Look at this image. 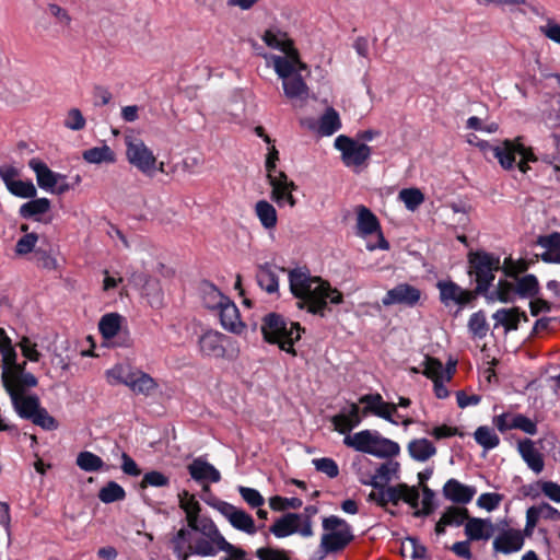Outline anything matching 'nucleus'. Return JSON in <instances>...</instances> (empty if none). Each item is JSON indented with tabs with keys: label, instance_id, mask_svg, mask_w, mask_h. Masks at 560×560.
Instances as JSON below:
<instances>
[{
	"label": "nucleus",
	"instance_id": "obj_1",
	"mask_svg": "<svg viewBox=\"0 0 560 560\" xmlns=\"http://www.w3.org/2000/svg\"><path fill=\"white\" fill-rule=\"evenodd\" d=\"M179 508L186 514L187 528H180L171 539L173 553L178 560L190 556L212 552L211 544L223 536L214 522L200 516L201 505L187 490L178 493Z\"/></svg>",
	"mask_w": 560,
	"mask_h": 560
},
{
	"label": "nucleus",
	"instance_id": "obj_2",
	"mask_svg": "<svg viewBox=\"0 0 560 560\" xmlns=\"http://www.w3.org/2000/svg\"><path fill=\"white\" fill-rule=\"evenodd\" d=\"M288 272L289 287L292 295L298 300L296 307L306 310L313 315L324 316L328 308V301L331 304H341L343 302L342 293L330 285L327 280L317 276H312L307 267H296L293 269H280Z\"/></svg>",
	"mask_w": 560,
	"mask_h": 560
},
{
	"label": "nucleus",
	"instance_id": "obj_3",
	"mask_svg": "<svg viewBox=\"0 0 560 560\" xmlns=\"http://www.w3.org/2000/svg\"><path fill=\"white\" fill-rule=\"evenodd\" d=\"M305 328L278 313H269L262 318L261 332L266 342L277 345L282 351L295 357L294 343L301 339Z\"/></svg>",
	"mask_w": 560,
	"mask_h": 560
},
{
	"label": "nucleus",
	"instance_id": "obj_4",
	"mask_svg": "<svg viewBox=\"0 0 560 560\" xmlns=\"http://www.w3.org/2000/svg\"><path fill=\"white\" fill-rule=\"evenodd\" d=\"M481 149L490 148L495 159L504 170H514L516 166L522 173H527L529 170L528 162H536L533 148L526 147L523 143L522 137H516L513 140L506 139L499 145H490L487 141L477 143Z\"/></svg>",
	"mask_w": 560,
	"mask_h": 560
},
{
	"label": "nucleus",
	"instance_id": "obj_5",
	"mask_svg": "<svg viewBox=\"0 0 560 560\" xmlns=\"http://www.w3.org/2000/svg\"><path fill=\"white\" fill-rule=\"evenodd\" d=\"M110 385L124 384L135 395H151L156 388V381L148 373L131 365L116 364L106 372Z\"/></svg>",
	"mask_w": 560,
	"mask_h": 560
},
{
	"label": "nucleus",
	"instance_id": "obj_6",
	"mask_svg": "<svg viewBox=\"0 0 560 560\" xmlns=\"http://www.w3.org/2000/svg\"><path fill=\"white\" fill-rule=\"evenodd\" d=\"M343 443L358 452L382 458L396 456L400 451L396 442L381 436L377 432H371L370 430L346 435Z\"/></svg>",
	"mask_w": 560,
	"mask_h": 560
},
{
	"label": "nucleus",
	"instance_id": "obj_7",
	"mask_svg": "<svg viewBox=\"0 0 560 560\" xmlns=\"http://www.w3.org/2000/svg\"><path fill=\"white\" fill-rule=\"evenodd\" d=\"M468 264V273L475 278L476 293L487 294L494 280V272L501 269L500 257L485 250L470 252Z\"/></svg>",
	"mask_w": 560,
	"mask_h": 560
},
{
	"label": "nucleus",
	"instance_id": "obj_8",
	"mask_svg": "<svg viewBox=\"0 0 560 560\" xmlns=\"http://www.w3.org/2000/svg\"><path fill=\"white\" fill-rule=\"evenodd\" d=\"M323 528L327 533L322 536L320 547L326 553L343 550L354 538L350 525L335 515L323 520Z\"/></svg>",
	"mask_w": 560,
	"mask_h": 560
},
{
	"label": "nucleus",
	"instance_id": "obj_9",
	"mask_svg": "<svg viewBox=\"0 0 560 560\" xmlns=\"http://www.w3.org/2000/svg\"><path fill=\"white\" fill-rule=\"evenodd\" d=\"M126 156L128 162L141 173L152 176L156 170V158L141 139L133 136L125 137Z\"/></svg>",
	"mask_w": 560,
	"mask_h": 560
},
{
	"label": "nucleus",
	"instance_id": "obj_10",
	"mask_svg": "<svg viewBox=\"0 0 560 560\" xmlns=\"http://www.w3.org/2000/svg\"><path fill=\"white\" fill-rule=\"evenodd\" d=\"M335 147L341 151L342 161L347 166H361L371 155L369 145L359 143L343 135L336 138Z\"/></svg>",
	"mask_w": 560,
	"mask_h": 560
},
{
	"label": "nucleus",
	"instance_id": "obj_11",
	"mask_svg": "<svg viewBox=\"0 0 560 560\" xmlns=\"http://www.w3.org/2000/svg\"><path fill=\"white\" fill-rule=\"evenodd\" d=\"M436 287L440 291V301L445 306L455 304L463 308L471 304L479 295L475 289L465 290L452 280L439 281Z\"/></svg>",
	"mask_w": 560,
	"mask_h": 560
},
{
	"label": "nucleus",
	"instance_id": "obj_12",
	"mask_svg": "<svg viewBox=\"0 0 560 560\" xmlns=\"http://www.w3.org/2000/svg\"><path fill=\"white\" fill-rule=\"evenodd\" d=\"M213 508H215L224 517H226L234 528L249 535H254L257 532L254 518L245 511L225 501L215 502Z\"/></svg>",
	"mask_w": 560,
	"mask_h": 560
},
{
	"label": "nucleus",
	"instance_id": "obj_13",
	"mask_svg": "<svg viewBox=\"0 0 560 560\" xmlns=\"http://www.w3.org/2000/svg\"><path fill=\"white\" fill-rule=\"evenodd\" d=\"M357 233L360 236H368L377 233V247L387 250L389 243L385 240L377 217L365 206H358L357 209Z\"/></svg>",
	"mask_w": 560,
	"mask_h": 560
},
{
	"label": "nucleus",
	"instance_id": "obj_14",
	"mask_svg": "<svg viewBox=\"0 0 560 560\" xmlns=\"http://www.w3.org/2000/svg\"><path fill=\"white\" fill-rule=\"evenodd\" d=\"M524 534L520 529L506 528L493 539V551L502 555H511L520 551L524 546Z\"/></svg>",
	"mask_w": 560,
	"mask_h": 560
},
{
	"label": "nucleus",
	"instance_id": "obj_15",
	"mask_svg": "<svg viewBox=\"0 0 560 560\" xmlns=\"http://www.w3.org/2000/svg\"><path fill=\"white\" fill-rule=\"evenodd\" d=\"M421 298V291L408 283H400L387 291L382 302L385 306L393 304L416 305Z\"/></svg>",
	"mask_w": 560,
	"mask_h": 560
},
{
	"label": "nucleus",
	"instance_id": "obj_16",
	"mask_svg": "<svg viewBox=\"0 0 560 560\" xmlns=\"http://www.w3.org/2000/svg\"><path fill=\"white\" fill-rule=\"evenodd\" d=\"M494 525L490 518L471 517L465 523V535L470 541L488 540L494 534Z\"/></svg>",
	"mask_w": 560,
	"mask_h": 560
},
{
	"label": "nucleus",
	"instance_id": "obj_17",
	"mask_svg": "<svg viewBox=\"0 0 560 560\" xmlns=\"http://www.w3.org/2000/svg\"><path fill=\"white\" fill-rule=\"evenodd\" d=\"M476 493V489L460 483L457 479H448L443 487V495L446 500L456 504L469 503Z\"/></svg>",
	"mask_w": 560,
	"mask_h": 560
},
{
	"label": "nucleus",
	"instance_id": "obj_18",
	"mask_svg": "<svg viewBox=\"0 0 560 560\" xmlns=\"http://www.w3.org/2000/svg\"><path fill=\"white\" fill-rule=\"evenodd\" d=\"M517 451L529 469L540 474L545 468L544 455L535 447L534 441L524 439L518 441Z\"/></svg>",
	"mask_w": 560,
	"mask_h": 560
},
{
	"label": "nucleus",
	"instance_id": "obj_19",
	"mask_svg": "<svg viewBox=\"0 0 560 560\" xmlns=\"http://www.w3.org/2000/svg\"><path fill=\"white\" fill-rule=\"evenodd\" d=\"M220 323L224 329L242 334L245 329V324L241 320L237 306L230 300L225 301L219 307Z\"/></svg>",
	"mask_w": 560,
	"mask_h": 560
},
{
	"label": "nucleus",
	"instance_id": "obj_20",
	"mask_svg": "<svg viewBox=\"0 0 560 560\" xmlns=\"http://www.w3.org/2000/svg\"><path fill=\"white\" fill-rule=\"evenodd\" d=\"M190 477L198 482H219L221 480L220 471L210 463L201 457L195 458L188 466Z\"/></svg>",
	"mask_w": 560,
	"mask_h": 560
},
{
	"label": "nucleus",
	"instance_id": "obj_21",
	"mask_svg": "<svg viewBox=\"0 0 560 560\" xmlns=\"http://www.w3.org/2000/svg\"><path fill=\"white\" fill-rule=\"evenodd\" d=\"M28 166L35 172L37 184L43 189L50 190L58 184L59 180L65 179V175L52 172L39 159H31Z\"/></svg>",
	"mask_w": 560,
	"mask_h": 560
},
{
	"label": "nucleus",
	"instance_id": "obj_22",
	"mask_svg": "<svg viewBox=\"0 0 560 560\" xmlns=\"http://www.w3.org/2000/svg\"><path fill=\"white\" fill-rule=\"evenodd\" d=\"M222 338L223 335L217 331L205 332L198 341L201 353L207 357H222L225 352Z\"/></svg>",
	"mask_w": 560,
	"mask_h": 560
},
{
	"label": "nucleus",
	"instance_id": "obj_23",
	"mask_svg": "<svg viewBox=\"0 0 560 560\" xmlns=\"http://www.w3.org/2000/svg\"><path fill=\"white\" fill-rule=\"evenodd\" d=\"M492 317L497 322L495 326L502 325L505 331L516 330L521 318L524 322L528 320L526 313L521 312L518 307L498 310Z\"/></svg>",
	"mask_w": 560,
	"mask_h": 560
},
{
	"label": "nucleus",
	"instance_id": "obj_24",
	"mask_svg": "<svg viewBox=\"0 0 560 560\" xmlns=\"http://www.w3.org/2000/svg\"><path fill=\"white\" fill-rule=\"evenodd\" d=\"M256 280L258 285L269 294L277 293L279 290V277L275 267L269 262L257 267Z\"/></svg>",
	"mask_w": 560,
	"mask_h": 560
},
{
	"label": "nucleus",
	"instance_id": "obj_25",
	"mask_svg": "<svg viewBox=\"0 0 560 560\" xmlns=\"http://www.w3.org/2000/svg\"><path fill=\"white\" fill-rule=\"evenodd\" d=\"M12 404L21 418L31 420L37 410L40 408L39 399L37 396H24V394L10 395Z\"/></svg>",
	"mask_w": 560,
	"mask_h": 560
},
{
	"label": "nucleus",
	"instance_id": "obj_26",
	"mask_svg": "<svg viewBox=\"0 0 560 560\" xmlns=\"http://www.w3.org/2000/svg\"><path fill=\"white\" fill-rule=\"evenodd\" d=\"M284 95L290 100L304 101L308 96V86L302 78L301 73L282 80Z\"/></svg>",
	"mask_w": 560,
	"mask_h": 560
},
{
	"label": "nucleus",
	"instance_id": "obj_27",
	"mask_svg": "<svg viewBox=\"0 0 560 560\" xmlns=\"http://www.w3.org/2000/svg\"><path fill=\"white\" fill-rule=\"evenodd\" d=\"M285 56H272V65L276 73L282 80L295 74L293 62L298 61V49L284 52Z\"/></svg>",
	"mask_w": 560,
	"mask_h": 560
},
{
	"label": "nucleus",
	"instance_id": "obj_28",
	"mask_svg": "<svg viewBox=\"0 0 560 560\" xmlns=\"http://www.w3.org/2000/svg\"><path fill=\"white\" fill-rule=\"evenodd\" d=\"M254 211L266 230H273L278 224L277 210L269 201L261 199L255 203Z\"/></svg>",
	"mask_w": 560,
	"mask_h": 560
},
{
	"label": "nucleus",
	"instance_id": "obj_29",
	"mask_svg": "<svg viewBox=\"0 0 560 560\" xmlns=\"http://www.w3.org/2000/svg\"><path fill=\"white\" fill-rule=\"evenodd\" d=\"M300 517L301 516L299 514L288 513L278 518L269 530L278 538L290 536L298 532Z\"/></svg>",
	"mask_w": 560,
	"mask_h": 560
},
{
	"label": "nucleus",
	"instance_id": "obj_30",
	"mask_svg": "<svg viewBox=\"0 0 560 560\" xmlns=\"http://www.w3.org/2000/svg\"><path fill=\"white\" fill-rule=\"evenodd\" d=\"M51 203L47 198H37L23 203L20 207L19 213L24 219H34L40 221L39 215L50 210Z\"/></svg>",
	"mask_w": 560,
	"mask_h": 560
},
{
	"label": "nucleus",
	"instance_id": "obj_31",
	"mask_svg": "<svg viewBox=\"0 0 560 560\" xmlns=\"http://www.w3.org/2000/svg\"><path fill=\"white\" fill-rule=\"evenodd\" d=\"M262 40L268 47L279 49L283 54L294 49V42L288 37V34L281 31L267 30L262 35Z\"/></svg>",
	"mask_w": 560,
	"mask_h": 560
},
{
	"label": "nucleus",
	"instance_id": "obj_32",
	"mask_svg": "<svg viewBox=\"0 0 560 560\" xmlns=\"http://www.w3.org/2000/svg\"><path fill=\"white\" fill-rule=\"evenodd\" d=\"M410 456L419 462H425L436 453V448L428 439L412 440L408 445Z\"/></svg>",
	"mask_w": 560,
	"mask_h": 560
},
{
	"label": "nucleus",
	"instance_id": "obj_33",
	"mask_svg": "<svg viewBox=\"0 0 560 560\" xmlns=\"http://www.w3.org/2000/svg\"><path fill=\"white\" fill-rule=\"evenodd\" d=\"M84 161L91 164H101V163H115L116 154L115 152L106 144L102 147H94L83 151L82 154Z\"/></svg>",
	"mask_w": 560,
	"mask_h": 560
},
{
	"label": "nucleus",
	"instance_id": "obj_34",
	"mask_svg": "<svg viewBox=\"0 0 560 560\" xmlns=\"http://www.w3.org/2000/svg\"><path fill=\"white\" fill-rule=\"evenodd\" d=\"M298 188H291L289 185H281L280 183H272L270 199L279 207L289 205L291 208L296 206L298 200L293 196V191Z\"/></svg>",
	"mask_w": 560,
	"mask_h": 560
},
{
	"label": "nucleus",
	"instance_id": "obj_35",
	"mask_svg": "<svg viewBox=\"0 0 560 560\" xmlns=\"http://www.w3.org/2000/svg\"><path fill=\"white\" fill-rule=\"evenodd\" d=\"M341 128L339 114L332 107L325 110L319 119L318 132L322 136H331Z\"/></svg>",
	"mask_w": 560,
	"mask_h": 560
},
{
	"label": "nucleus",
	"instance_id": "obj_36",
	"mask_svg": "<svg viewBox=\"0 0 560 560\" xmlns=\"http://www.w3.org/2000/svg\"><path fill=\"white\" fill-rule=\"evenodd\" d=\"M398 463H383L376 469L370 481H363V483L371 485L373 488H382L387 485L392 475L397 471Z\"/></svg>",
	"mask_w": 560,
	"mask_h": 560
},
{
	"label": "nucleus",
	"instance_id": "obj_37",
	"mask_svg": "<svg viewBox=\"0 0 560 560\" xmlns=\"http://www.w3.org/2000/svg\"><path fill=\"white\" fill-rule=\"evenodd\" d=\"M75 464L80 469L86 472L98 471L105 467L103 459L89 451L80 452L77 456Z\"/></svg>",
	"mask_w": 560,
	"mask_h": 560
},
{
	"label": "nucleus",
	"instance_id": "obj_38",
	"mask_svg": "<svg viewBox=\"0 0 560 560\" xmlns=\"http://www.w3.org/2000/svg\"><path fill=\"white\" fill-rule=\"evenodd\" d=\"M516 292L521 298H535L539 293V283L534 275L516 278Z\"/></svg>",
	"mask_w": 560,
	"mask_h": 560
},
{
	"label": "nucleus",
	"instance_id": "obj_39",
	"mask_svg": "<svg viewBox=\"0 0 560 560\" xmlns=\"http://www.w3.org/2000/svg\"><path fill=\"white\" fill-rule=\"evenodd\" d=\"M121 316L117 313H109L104 315L100 323L98 329L105 339L115 337L120 329Z\"/></svg>",
	"mask_w": 560,
	"mask_h": 560
},
{
	"label": "nucleus",
	"instance_id": "obj_40",
	"mask_svg": "<svg viewBox=\"0 0 560 560\" xmlns=\"http://www.w3.org/2000/svg\"><path fill=\"white\" fill-rule=\"evenodd\" d=\"M516 295V285L514 283L509 282L506 280H499L497 290L494 292H491V294L488 295L487 298L490 301L497 299L502 303H509L513 302Z\"/></svg>",
	"mask_w": 560,
	"mask_h": 560
},
{
	"label": "nucleus",
	"instance_id": "obj_41",
	"mask_svg": "<svg viewBox=\"0 0 560 560\" xmlns=\"http://www.w3.org/2000/svg\"><path fill=\"white\" fill-rule=\"evenodd\" d=\"M98 499L103 503H113L126 498V491L116 481H108L100 491Z\"/></svg>",
	"mask_w": 560,
	"mask_h": 560
},
{
	"label": "nucleus",
	"instance_id": "obj_42",
	"mask_svg": "<svg viewBox=\"0 0 560 560\" xmlns=\"http://www.w3.org/2000/svg\"><path fill=\"white\" fill-rule=\"evenodd\" d=\"M476 442L486 450H492L500 443V439L493 429L481 425L474 433Z\"/></svg>",
	"mask_w": 560,
	"mask_h": 560
},
{
	"label": "nucleus",
	"instance_id": "obj_43",
	"mask_svg": "<svg viewBox=\"0 0 560 560\" xmlns=\"http://www.w3.org/2000/svg\"><path fill=\"white\" fill-rule=\"evenodd\" d=\"M441 517L448 526H460L469 518V511L463 506L451 505Z\"/></svg>",
	"mask_w": 560,
	"mask_h": 560
},
{
	"label": "nucleus",
	"instance_id": "obj_44",
	"mask_svg": "<svg viewBox=\"0 0 560 560\" xmlns=\"http://www.w3.org/2000/svg\"><path fill=\"white\" fill-rule=\"evenodd\" d=\"M203 302L205 305L208 308H218L223 304L225 301H228V296L223 295L220 290L213 285L212 283H205L203 284Z\"/></svg>",
	"mask_w": 560,
	"mask_h": 560
},
{
	"label": "nucleus",
	"instance_id": "obj_45",
	"mask_svg": "<svg viewBox=\"0 0 560 560\" xmlns=\"http://www.w3.org/2000/svg\"><path fill=\"white\" fill-rule=\"evenodd\" d=\"M398 198L410 211L417 210L424 201V195L418 188H404L399 191Z\"/></svg>",
	"mask_w": 560,
	"mask_h": 560
},
{
	"label": "nucleus",
	"instance_id": "obj_46",
	"mask_svg": "<svg viewBox=\"0 0 560 560\" xmlns=\"http://www.w3.org/2000/svg\"><path fill=\"white\" fill-rule=\"evenodd\" d=\"M468 329L477 338H485L489 330L486 313L480 310L474 313L468 320Z\"/></svg>",
	"mask_w": 560,
	"mask_h": 560
},
{
	"label": "nucleus",
	"instance_id": "obj_47",
	"mask_svg": "<svg viewBox=\"0 0 560 560\" xmlns=\"http://www.w3.org/2000/svg\"><path fill=\"white\" fill-rule=\"evenodd\" d=\"M37 378L32 373H24L19 375L16 380H12L10 387H4L9 395L24 394L26 388L35 387L37 385Z\"/></svg>",
	"mask_w": 560,
	"mask_h": 560
},
{
	"label": "nucleus",
	"instance_id": "obj_48",
	"mask_svg": "<svg viewBox=\"0 0 560 560\" xmlns=\"http://www.w3.org/2000/svg\"><path fill=\"white\" fill-rule=\"evenodd\" d=\"M8 190L12 195L21 198H35L37 194L34 184L30 180H15L13 183H10V185H8Z\"/></svg>",
	"mask_w": 560,
	"mask_h": 560
},
{
	"label": "nucleus",
	"instance_id": "obj_49",
	"mask_svg": "<svg viewBox=\"0 0 560 560\" xmlns=\"http://www.w3.org/2000/svg\"><path fill=\"white\" fill-rule=\"evenodd\" d=\"M170 486V478L164 475L161 471L152 470L149 472H145L141 482L140 488L145 489L148 487H168Z\"/></svg>",
	"mask_w": 560,
	"mask_h": 560
},
{
	"label": "nucleus",
	"instance_id": "obj_50",
	"mask_svg": "<svg viewBox=\"0 0 560 560\" xmlns=\"http://www.w3.org/2000/svg\"><path fill=\"white\" fill-rule=\"evenodd\" d=\"M34 259L36 265L39 268L46 269V270H57L58 269V261L55 257L51 256L49 250H46L44 248H36L34 252Z\"/></svg>",
	"mask_w": 560,
	"mask_h": 560
},
{
	"label": "nucleus",
	"instance_id": "obj_51",
	"mask_svg": "<svg viewBox=\"0 0 560 560\" xmlns=\"http://www.w3.org/2000/svg\"><path fill=\"white\" fill-rule=\"evenodd\" d=\"M510 427H513V429H518L530 435L537 433L536 422L521 413L511 417Z\"/></svg>",
	"mask_w": 560,
	"mask_h": 560
},
{
	"label": "nucleus",
	"instance_id": "obj_52",
	"mask_svg": "<svg viewBox=\"0 0 560 560\" xmlns=\"http://www.w3.org/2000/svg\"><path fill=\"white\" fill-rule=\"evenodd\" d=\"M422 493H423V498L421 501L422 508L416 509V511L412 513V515L415 517L428 516V515L432 514L434 511V504H433L434 492L428 486H423Z\"/></svg>",
	"mask_w": 560,
	"mask_h": 560
},
{
	"label": "nucleus",
	"instance_id": "obj_53",
	"mask_svg": "<svg viewBox=\"0 0 560 560\" xmlns=\"http://www.w3.org/2000/svg\"><path fill=\"white\" fill-rule=\"evenodd\" d=\"M444 368L442 362L433 357H425L423 374L432 381L443 378Z\"/></svg>",
	"mask_w": 560,
	"mask_h": 560
},
{
	"label": "nucleus",
	"instance_id": "obj_54",
	"mask_svg": "<svg viewBox=\"0 0 560 560\" xmlns=\"http://www.w3.org/2000/svg\"><path fill=\"white\" fill-rule=\"evenodd\" d=\"M238 493L242 499L253 509L260 508L265 504V499L260 492L254 488L244 486L238 487Z\"/></svg>",
	"mask_w": 560,
	"mask_h": 560
},
{
	"label": "nucleus",
	"instance_id": "obj_55",
	"mask_svg": "<svg viewBox=\"0 0 560 560\" xmlns=\"http://www.w3.org/2000/svg\"><path fill=\"white\" fill-rule=\"evenodd\" d=\"M303 502L299 498H282L279 495L269 499V505L273 511H283L285 509H300Z\"/></svg>",
	"mask_w": 560,
	"mask_h": 560
},
{
	"label": "nucleus",
	"instance_id": "obj_56",
	"mask_svg": "<svg viewBox=\"0 0 560 560\" xmlns=\"http://www.w3.org/2000/svg\"><path fill=\"white\" fill-rule=\"evenodd\" d=\"M0 352L2 354V361L4 368L10 366L16 362V352L11 345V340L3 331V335L0 337Z\"/></svg>",
	"mask_w": 560,
	"mask_h": 560
},
{
	"label": "nucleus",
	"instance_id": "obj_57",
	"mask_svg": "<svg viewBox=\"0 0 560 560\" xmlns=\"http://www.w3.org/2000/svg\"><path fill=\"white\" fill-rule=\"evenodd\" d=\"M37 241L38 235L36 233H26L16 242L15 253L18 255L24 256L32 252H35Z\"/></svg>",
	"mask_w": 560,
	"mask_h": 560
},
{
	"label": "nucleus",
	"instance_id": "obj_58",
	"mask_svg": "<svg viewBox=\"0 0 560 560\" xmlns=\"http://www.w3.org/2000/svg\"><path fill=\"white\" fill-rule=\"evenodd\" d=\"M31 421L45 430H55L58 428L56 419L43 407L37 410Z\"/></svg>",
	"mask_w": 560,
	"mask_h": 560
},
{
	"label": "nucleus",
	"instance_id": "obj_59",
	"mask_svg": "<svg viewBox=\"0 0 560 560\" xmlns=\"http://www.w3.org/2000/svg\"><path fill=\"white\" fill-rule=\"evenodd\" d=\"M503 494L487 492L479 495L477 500V505L481 509H485L489 512L495 510L503 500Z\"/></svg>",
	"mask_w": 560,
	"mask_h": 560
},
{
	"label": "nucleus",
	"instance_id": "obj_60",
	"mask_svg": "<svg viewBox=\"0 0 560 560\" xmlns=\"http://www.w3.org/2000/svg\"><path fill=\"white\" fill-rule=\"evenodd\" d=\"M85 118L83 117L82 113L78 108H71L63 121V125L66 128L70 130H82L85 127Z\"/></svg>",
	"mask_w": 560,
	"mask_h": 560
},
{
	"label": "nucleus",
	"instance_id": "obj_61",
	"mask_svg": "<svg viewBox=\"0 0 560 560\" xmlns=\"http://www.w3.org/2000/svg\"><path fill=\"white\" fill-rule=\"evenodd\" d=\"M316 470L327 475L329 478H335L339 474V468L336 462L328 457L317 458L313 460Z\"/></svg>",
	"mask_w": 560,
	"mask_h": 560
},
{
	"label": "nucleus",
	"instance_id": "obj_62",
	"mask_svg": "<svg viewBox=\"0 0 560 560\" xmlns=\"http://www.w3.org/2000/svg\"><path fill=\"white\" fill-rule=\"evenodd\" d=\"M26 362H23L21 364L14 362V364L3 368L2 372V383L4 387H10L12 384V380H16L18 376L21 374L26 373L25 372Z\"/></svg>",
	"mask_w": 560,
	"mask_h": 560
},
{
	"label": "nucleus",
	"instance_id": "obj_63",
	"mask_svg": "<svg viewBox=\"0 0 560 560\" xmlns=\"http://www.w3.org/2000/svg\"><path fill=\"white\" fill-rule=\"evenodd\" d=\"M256 557L259 560H290L285 550L271 547H262L256 550Z\"/></svg>",
	"mask_w": 560,
	"mask_h": 560
},
{
	"label": "nucleus",
	"instance_id": "obj_64",
	"mask_svg": "<svg viewBox=\"0 0 560 560\" xmlns=\"http://www.w3.org/2000/svg\"><path fill=\"white\" fill-rule=\"evenodd\" d=\"M397 413V405L394 402H386L381 400L377 409L373 415L389 421L393 424H398V421L394 419V415Z\"/></svg>",
	"mask_w": 560,
	"mask_h": 560
}]
</instances>
